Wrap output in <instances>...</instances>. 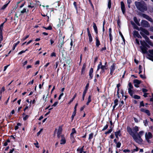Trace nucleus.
Here are the masks:
<instances>
[{"mask_svg": "<svg viewBox=\"0 0 153 153\" xmlns=\"http://www.w3.org/2000/svg\"><path fill=\"white\" fill-rule=\"evenodd\" d=\"M116 64L113 63V64L111 66L110 68V74L111 75H112L115 69Z\"/></svg>", "mask_w": 153, "mask_h": 153, "instance_id": "obj_9", "label": "nucleus"}, {"mask_svg": "<svg viewBox=\"0 0 153 153\" xmlns=\"http://www.w3.org/2000/svg\"><path fill=\"white\" fill-rule=\"evenodd\" d=\"M134 122H135L137 123H138L139 122V120L137 118H136L135 117H134Z\"/></svg>", "mask_w": 153, "mask_h": 153, "instance_id": "obj_59", "label": "nucleus"}, {"mask_svg": "<svg viewBox=\"0 0 153 153\" xmlns=\"http://www.w3.org/2000/svg\"><path fill=\"white\" fill-rule=\"evenodd\" d=\"M29 35H27L25 37H24L21 39L22 41V42L24 41L25 40H26L28 38V37H29Z\"/></svg>", "mask_w": 153, "mask_h": 153, "instance_id": "obj_35", "label": "nucleus"}, {"mask_svg": "<svg viewBox=\"0 0 153 153\" xmlns=\"http://www.w3.org/2000/svg\"><path fill=\"white\" fill-rule=\"evenodd\" d=\"M63 95H64L63 93H62L59 96V98H58V100H60L61 99V97Z\"/></svg>", "mask_w": 153, "mask_h": 153, "instance_id": "obj_57", "label": "nucleus"}, {"mask_svg": "<svg viewBox=\"0 0 153 153\" xmlns=\"http://www.w3.org/2000/svg\"><path fill=\"white\" fill-rule=\"evenodd\" d=\"M19 41L17 42L16 43H15L13 44V47L12 49L13 50H14L17 45L19 43Z\"/></svg>", "mask_w": 153, "mask_h": 153, "instance_id": "obj_26", "label": "nucleus"}, {"mask_svg": "<svg viewBox=\"0 0 153 153\" xmlns=\"http://www.w3.org/2000/svg\"><path fill=\"white\" fill-rule=\"evenodd\" d=\"M146 41L148 44L152 46H153V43L151 41L148 37H146L145 39Z\"/></svg>", "mask_w": 153, "mask_h": 153, "instance_id": "obj_17", "label": "nucleus"}, {"mask_svg": "<svg viewBox=\"0 0 153 153\" xmlns=\"http://www.w3.org/2000/svg\"><path fill=\"white\" fill-rule=\"evenodd\" d=\"M116 146L117 148H119L120 147L121 143L120 142H117L116 143Z\"/></svg>", "mask_w": 153, "mask_h": 153, "instance_id": "obj_41", "label": "nucleus"}, {"mask_svg": "<svg viewBox=\"0 0 153 153\" xmlns=\"http://www.w3.org/2000/svg\"><path fill=\"white\" fill-rule=\"evenodd\" d=\"M100 69H101V71L100 72V73H102L104 72L105 71V70L107 69L106 67L105 66V65H102V62H100V64L97 66V71H98Z\"/></svg>", "mask_w": 153, "mask_h": 153, "instance_id": "obj_6", "label": "nucleus"}, {"mask_svg": "<svg viewBox=\"0 0 153 153\" xmlns=\"http://www.w3.org/2000/svg\"><path fill=\"white\" fill-rule=\"evenodd\" d=\"M66 143V139L65 137L63 135L62 136V138L60 140V144H65Z\"/></svg>", "mask_w": 153, "mask_h": 153, "instance_id": "obj_16", "label": "nucleus"}, {"mask_svg": "<svg viewBox=\"0 0 153 153\" xmlns=\"http://www.w3.org/2000/svg\"><path fill=\"white\" fill-rule=\"evenodd\" d=\"M136 43L138 45H140L139 41L138 40L136 39L135 40Z\"/></svg>", "mask_w": 153, "mask_h": 153, "instance_id": "obj_64", "label": "nucleus"}, {"mask_svg": "<svg viewBox=\"0 0 153 153\" xmlns=\"http://www.w3.org/2000/svg\"><path fill=\"white\" fill-rule=\"evenodd\" d=\"M144 104L143 102V101H141L140 103V108L141 106H144Z\"/></svg>", "mask_w": 153, "mask_h": 153, "instance_id": "obj_52", "label": "nucleus"}, {"mask_svg": "<svg viewBox=\"0 0 153 153\" xmlns=\"http://www.w3.org/2000/svg\"><path fill=\"white\" fill-rule=\"evenodd\" d=\"M109 36L110 37V42H111L113 39V37L111 35V33H109Z\"/></svg>", "mask_w": 153, "mask_h": 153, "instance_id": "obj_47", "label": "nucleus"}, {"mask_svg": "<svg viewBox=\"0 0 153 153\" xmlns=\"http://www.w3.org/2000/svg\"><path fill=\"white\" fill-rule=\"evenodd\" d=\"M118 100L117 99H116L114 101V105H117L118 104Z\"/></svg>", "mask_w": 153, "mask_h": 153, "instance_id": "obj_54", "label": "nucleus"}, {"mask_svg": "<svg viewBox=\"0 0 153 153\" xmlns=\"http://www.w3.org/2000/svg\"><path fill=\"white\" fill-rule=\"evenodd\" d=\"M4 90H5L4 87H2V88H1V89L0 91V94H1L4 91Z\"/></svg>", "mask_w": 153, "mask_h": 153, "instance_id": "obj_53", "label": "nucleus"}, {"mask_svg": "<svg viewBox=\"0 0 153 153\" xmlns=\"http://www.w3.org/2000/svg\"><path fill=\"white\" fill-rule=\"evenodd\" d=\"M132 130V131L135 133V134H136L139 130V127L137 126H135L133 128Z\"/></svg>", "mask_w": 153, "mask_h": 153, "instance_id": "obj_15", "label": "nucleus"}, {"mask_svg": "<svg viewBox=\"0 0 153 153\" xmlns=\"http://www.w3.org/2000/svg\"><path fill=\"white\" fill-rule=\"evenodd\" d=\"M64 25V23L63 22V21L62 20L61 21H60V23L59 24V27L61 26V25Z\"/></svg>", "mask_w": 153, "mask_h": 153, "instance_id": "obj_62", "label": "nucleus"}, {"mask_svg": "<svg viewBox=\"0 0 153 153\" xmlns=\"http://www.w3.org/2000/svg\"><path fill=\"white\" fill-rule=\"evenodd\" d=\"M87 92V91H86V90H85L83 92V95H82V100L83 101L84 99V97L85 96V94Z\"/></svg>", "mask_w": 153, "mask_h": 153, "instance_id": "obj_32", "label": "nucleus"}, {"mask_svg": "<svg viewBox=\"0 0 153 153\" xmlns=\"http://www.w3.org/2000/svg\"><path fill=\"white\" fill-rule=\"evenodd\" d=\"M30 5H29L28 6V7H30L31 8H33L34 7V5L33 4H32V3H30Z\"/></svg>", "mask_w": 153, "mask_h": 153, "instance_id": "obj_49", "label": "nucleus"}, {"mask_svg": "<svg viewBox=\"0 0 153 153\" xmlns=\"http://www.w3.org/2000/svg\"><path fill=\"white\" fill-rule=\"evenodd\" d=\"M141 25L146 27H149L150 25L149 23L146 21L144 20H142L141 22Z\"/></svg>", "mask_w": 153, "mask_h": 153, "instance_id": "obj_7", "label": "nucleus"}, {"mask_svg": "<svg viewBox=\"0 0 153 153\" xmlns=\"http://www.w3.org/2000/svg\"><path fill=\"white\" fill-rule=\"evenodd\" d=\"M131 2V0H127V3L128 4V7L129 8L130 7V4Z\"/></svg>", "mask_w": 153, "mask_h": 153, "instance_id": "obj_34", "label": "nucleus"}, {"mask_svg": "<svg viewBox=\"0 0 153 153\" xmlns=\"http://www.w3.org/2000/svg\"><path fill=\"white\" fill-rule=\"evenodd\" d=\"M94 134L93 133H91L89 134L88 140L90 141H91V139L93 138Z\"/></svg>", "mask_w": 153, "mask_h": 153, "instance_id": "obj_24", "label": "nucleus"}, {"mask_svg": "<svg viewBox=\"0 0 153 153\" xmlns=\"http://www.w3.org/2000/svg\"><path fill=\"white\" fill-rule=\"evenodd\" d=\"M111 0H109L108 2V7L110 9L111 7Z\"/></svg>", "mask_w": 153, "mask_h": 153, "instance_id": "obj_36", "label": "nucleus"}, {"mask_svg": "<svg viewBox=\"0 0 153 153\" xmlns=\"http://www.w3.org/2000/svg\"><path fill=\"white\" fill-rule=\"evenodd\" d=\"M140 42L142 46L140 47V48L142 53L143 54L147 53L148 56L147 58L153 61V50H149V54L147 51V49L146 47L145 46L143 43L142 42Z\"/></svg>", "mask_w": 153, "mask_h": 153, "instance_id": "obj_2", "label": "nucleus"}, {"mask_svg": "<svg viewBox=\"0 0 153 153\" xmlns=\"http://www.w3.org/2000/svg\"><path fill=\"white\" fill-rule=\"evenodd\" d=\"M76 111H74V112L73 113L72 115L71 116V118L72 119V120H73L74 118V117L75 116L76 114Z\"/></svg>", "mask_w": 153, "mask_h": 153, "instance_id": "obj_39", "label": "nucleus"}, {"mask_svg": "<svg viewBox=\"0 0 153 153\" xmlns=\"http://www.w3.org/2000/svg\"><path fill=\"white\" fill-rule=\"evenodd\" d=\"M133 19L135 22L137 24L138 21L137 18L136 17H134L133 18Z\"/></svg>", "mask_w": 153, "mask_h": 153, "instance_id": "obj_43", "label": "nucleus"}, {"mask_svg": "<svg viewBox=\"0 0 153 153\" xmlns=\"http://www.w3.org/2000/svg\"><path fill=\"white\" fill-rule=\"evenodd\" d=\"M3 40V37L2 35H0V43Z\"/></svg>", "mask_w": 153, "mask_h": 153, "instance_id": "obj_55", "label": "nucleus"}, {"mask_svg": "<svg viewBox=\"0 0 153 153\" xmlns=\"http://www.w3.org/2000/svg\"><path fill=\"white\" fill-rule=\"evenodd\" d=\"M133 35L134 36L137 37L138 38H141V36L139 34L138 31L134 30L133 33Z\"/></svg>", "mask_w": 153, "mask_h": 153, "instance_id": "obj_13", "label": "nucleus"}, {"mask_svg": "<svg viewBox=\"0 0 153 153\" xmlns=\"http://www.w3.org/2000/svg\"><path fill=\"white\" fill-rule=\"evenodd\" d=\"M62 126H59V127L57 133V135L58 138L60 137V135L62 133Z\"/></svg>", "mask_w": 153, "mask_h": 153, "instance_id": "obj_10", "label": "nucleus"}, {"mask_svg": "<svg viewBox=\"0 0 153 153\" xmlns=\"http://www.w3.org/2000/svg\"><path fill=\"white\" fill-rule=\"evenodd\" d=\"M26 12V8H24L23 10L21 11V13L22 14H23Z\"/></svg>", "mask_w": 153, "mask_h": 153, "instance_id": "obj_42", "label": "nucleus"}, {"mask_svg": "<svg viewBox=\"0 0 153 153\" xmlns=\"http://www.w3.org/2000/svg\"><path fill=\"white\" fill-rule=\"evenodd\" d=\"M93 71V69L92 68H91L89 72V74H92Z\"/></svg>", "mask_w": 153, "mask_h": 153, "instance_id": "obj_56", "label": "nucleus"}, {"mask_svg": "<svg viewBox=\"0 0 153 153\" xmlns=\"http://www.w3.org/2000/svg\"><path fill=\"white\" fill-rule=\"evenodd\" d=\"M96 46L97 47H98L100 45V42L99 40L98 39L97 37H96Z\"/></svg>", "mask_w": 153, "mask_h": 153, "instance_id": "obj_19", "label": "nucleus"}, {"mask_svg": "<svg viewBox=\"0 0 153 153\" xmlns=\"http://www.w3.org/2000/svg\"><path fill=\"white\" fill-rule=\"evenodd\" d=\"M111 131H112V130L111 129H109L108 131H106L105 133V134H109V133H110L111 132Z\"/></svg>", "mask_w": 153, "mask_h": 153, "instance_id": "obj_60", "label": "nucleus"}, {"mask_svg": "<svg viewBox=\"0 0 153 153\" xmlns=\"http://www.w3.org/2000/svg\"><path fill=\"white\" fill-rule=\"evenodd\" d=\"M21 125V124L19 123H18L17 124V125L15 127V130H17V129H18L19 128V127L18 126H20Z\"/></svg>", "mask_w": 153, "mask_h": 153, "instance_id": "obj_38", "label": "nucleus"}, {"mask_svg": "<svg viewBox=\"0 0 153 153\" xmlns=\"http://www.w3.org/2000/svg\"><path fill=\"white\" fill-rule=\"evenodd\" d=\"M93 28L94 29V30L96 32V33H97V26L96 25V24L94 23H93Z\"/></svg>", "mask_w": 153, "mask_h": 153, "instance_id": "obj_22", "label": "nucleus"}, {"mask_svg": "<svg viewBox=\"0 0 153 153\" xmlns=\"http://www.w3.org/2000/svg\"><path fill=\"white\" fill-rule=\"evenodd\" d=\"M60 41V40H59V42L58 43V44H59L58 45V47L60 49H61L64 44L63 39H61L60 43H59Z\"/></svg>", "mask_w": 153, "mask_h": 153, "instance_id": "obj_14", "label": "nucleus"}, {"mask_svg": "<svg viewBox=\"0 0 153 153\" xmlns=\"http://www.w3.org/2000/svg\"><path fill=\"white\" fill-rule=\"evenodd\" d=\"M153 135L150 132H146L145 134V137L146 141L149 143H151V140L152 138Z\"/></svg>", "mask_w": 153, "mask_h": 153, "instance_id": "obj_5", "label": "nucleus"}, {"mask_svg": "<svg viewBox=\"0 0 153 153\" xmlns=\"http://www.w3.org/2000/svg\"><path fill=\"white\" fill-rule=\"evenodd\" d=\"M128 90L133 89V87L131 83L130 82L128 83Z\"/></svg>", "mask_w": 153, "mask_h": 153, "instance_id": "obj_30", "label": "nucleus"}, {"mask_svg": "<svg viewBox=\"0 0 153 153\" xmlns=\"http://www.w3.org/2000/svg\"><path fill=\"white\" fill-rule=\"evenodd\" d=\"M145 113L148 116H150V111L148 110H146L145 111Z\"/></svg>", "mask_w": 153, "mask_h": 153, "instance_id": "obj_40", "label": "nucleus"}, {"mask_svg": "<svg viewBox=\"0 0 153 153\" xmlns=\"http://www.w3.org/2000/svg\"><path fill=\"white\" fill-rule=\"evenodd\" d=\"M124 103V102L123 100H122L121 101L120 103L119 104V106L120 107H121L123 105Z\"/></svg>", "mask_w": 153, "mask_h": 153, "instance_id": "obj_58", "label": "nucleus"}, {"mask_svg": "<svg viewBox=\"0 0 153 153\" xmlns=\"http://www.w3.org/2000/svg\"><path fill=\"white\" fill-rule=\"evenodd\" d=\"M29 116L28 115H26L23 118V120H26L29 117Z\"/></svg>", "mask_w": 153, "mask_h": 153, "instance_id": "obj_50", "label": "nucleus"}, {"mask_svg": "<svg viewBox=\"0 0 153 153\" xmlns=\"http://www.w3.org/2000/svg\"><path fill=\"white\" fill-rule=\"evenodd\" d=\"M76 133V131L75 130V129L74 128H73L72 129V132L71 133V137L73 135V134H75Z\"/></svg>", "mask_w": 153, "mask_h": 153, "instance_id": "obj_28", "label": "nucleus"}, {"mask_svg": "<svg viewBox=\"0 0 153 153\" xmlns=\"http://www.w3.org/2000/svg\"><path fill=\"white\" fill-rule=\"evenodd\" d=\"M134 3L137 8L140 11L144 12L147 10L146 4L144 1H136Z\"/></svg>", "mask_w": 153, "mask_h": 153, "instance_id": "obj_3", "label": "nucleus"}, {"mask_svg": "<svg viewBox=\"0 0 153 153\" xmlns=\"http://www.w3.org/2000/svg\"><path fill=\"white\" fill-rule=\"evenodd\" d=\"M89 86V83H87L85 86V90H86V91H87V89H88Z\"/></svg>", "mask_w": 153, "mask_h": 153, "instance_id": "obj_61", "label": "nucleus"}, {"mask_svg": "<svg viewBox=\"0 0 153 153\" xmlns=\"http://www.w3.org/2000/svg\"><path fill=\"white\" fill-rule=\"evenodd\" d=\"M77 95V94L76 93L74 95L73 98L70 100L69 102L68 103L69 104H70L71 103L73 102L74 99L76 97Z\"/></svg>", "mask_w": 153, "mask_h": 153, "instance_id": "obj_25", "label": "nucleus"}, {"mask_svg": "<svg viewBox=\"0 0 153 153\" xmlns=\"http://www.w3.org/2000/svg\"><path fill=\"white\" fill-rule=\"evenodd\" d=\"M10 65H6V66H5L4 67V71H5L7 69V67Z\"/></svg>", "mask_w": 153, "mask_h": 153, "instance_id": "obj_63", "label": "nucleus"}, {"mask_svg": "<svg viewBox=\"0 0 153 153\" xmlns=\"http://www.w3.org/2000/svg\"><path fill=\"white\" fill-rule=\"evenodd\" d=\"M4 23H2L0 25V35H2V30Z\"/></svg>", "mask_w": 153, "mask_h": 153, "instance_id": "obj_20", "label": "nucleus"}, {"mask_svg": "<svg viewBox=\"0 0 153 153\" xmlns=\"http://www.w3.org/2000/svg\"><path fill=\"white\" fill-rule=\"evenodd\" d=\"M115 137L117 138H118V136H120L121 135L120 131H118L115 133Z\"/></svg>", "mask_w": 153, "mask_h": 153, "instance_id": "obj_18", "label": "nucleus"}, {"mask_svg": "<svg viewBox=\"0 0 153 153\" xmlns=\"http://www.w3.org/2000/svg\"><path fill=\"white\" fill-rule=\"evenodd\" d=\"M127 132L132 136L133 139L136 142L140 143L142 142L143 140L141 138V137L144 134V131H140L136 135L132 131L131 128L129 126L127 127Z\"/></svg>", "mask_w": 153, "mask_h": 153, "instance_id": "obj_1", "label": "nucleus"}, {"mask_svg": "<svg viewBox=\"0 0 153 153\" xmlns=\"http://www.w3.org/2000/svg\"><path fill=\"white\" fill-rule=\"evenodd\" d=\"M128 92L131 97H133V94L134 93V91L132 89L128 90Z\"/></svg>", "mask_w": 153, "mask_h": 153, "instance_id": "obj_21", "label": "nucleus"}, {"mask_svg": "<svg viewBox=\"0 0 153 153\" xmlns=\"http://www.w3.org/2000/svg\"><path fill=\"white\" fill-rule=\"evenodd\" d=\"M91 96L90 95H89V96L88 99V101L86 103V104L88 105L89 104V103L91 102Z\"/></svg>", "mask_w": 153, "mask_h": 153, "instance_id": "obj_29", "label": "nucleus"}, {"mask_svg": "<svg viewBox=\"0 0 153 153\" xmlns=\"http://www.w3.org/2000/svg\"><path fill=\"white\" fill-rule=\"evenodd\" d=\"M44 28L45 29L48 30H51L52 29V28L51 26H49L47 27H45Z\"/></svg>", "mask_w": 153, "mask_h": 153, "instance_id": "obj_45", "label": "nucleus"}, {"mask_svg": "<svg viewBox=\"0 0 153 153\" xmlns=\"http://www.w3.org/2000/svg\"><path fill=\"white\" fill-rule=\"evenodd\" d=\"M108 127V125H106L105 126H104L103 128L102 129V131H104L105 130H106V129Z\"/></svg>", "mask_w": 153, "mask_h": 153, "instance_id": "obj_48", "label": "nucleus"}, {"mask_svg": "<svg viewBox=\"0 0 153 153\" xmlns=\"http://www.w3.org/2000/svg\"><path fill=\"white\" fill-rule=\"evenodd\" d=\"M58 103V101L54 103L53 104V105L52 106L55 107Z\"/></svg>", "mask_w": 153, "mask_h": 153, "instance_id": "obj_51", "label": "nucleus"}, {"mask_svg": "<svg viewBox=\"0 0 153 153\" xmlns=\"http://www.w3.org/2000/svg\"><path fill=\"white\" fill-rule=\"evenodd\" d=\"M133 97L134 98L136 99H140V97L139 96H138L137 95H135L134 96L133 95V97Z\"/></svg>", "mask_w": 153, "mask_h": 153, "instance_id": "obj_31", "label": "nucleus"}, {"mask_svg": "<svg viewBox=\"0 0 153 153\" xmlns=\"http://www.w3.org/2000/svg\"><path fill=\"white\" fill-rule=\"evenodd\" d=\"M133 82L134 84V86L137 88H138L139 87V85L141 83V81L136 79L134 80Z\"/></svg>", "mask_w": 153, "mask_h": 153, "instance_id": "obj_8", "label": "nucleus"}, {"mask_svg": "<svg viewBox=\"0 0 153 153\" xmlns=\"http://www.w3.org/2000/svg\"><path fill=\"white\" fill-rule=\"evenodd\" d=\"M43 130V129L42 128H41L40 130L37 133V135L38 136H39L40 134H41V133L42 132V131Z\"/></svg>", "mask_w": 153, "mask_h": 153, "instance_id": "obj_46", "label": "nucleus"}, {"mask_svg": "<svg viewBox=\"0 0 153 153\" xmlns=\"http://www.w3.org/2000/svg\"><path fill=\"white\" fill-rule=\"evenodd\" d=\"M140 33L141 35L145 38L148 37L145 35H149V33L146 29L142 27L140 28Z\"/></svg>", "mask_w": 153, "mask_h": 153, "instance_id": "obj_4", "label": "nucleus"}, {"mask_svg": "<svg viewBox=\"0 0 153 153\" xmlns=\"http://www.w3.org/2000/svg\"><path fill=\"white\" fill-rule=\"evenodd\" d=\"M85 67H86V66H85V65L84 64L83 65V66H82V71H81L82 74H83V72L84 71L85 69Z\"/></svg>", "mask_w": 153, "mask_h": 153, "instance_id": "obj_33", "label": "nucleus"}, {"mask_svg": "<svg viewBox=\"0 0 153 153\" xmlns=\"http://www.w3.org/2000/svg\"><path fill=\"white\" fill-rule=\"evenodd\" d=\"M89 42L90 43H91L92 41V38L91 35H88Z\"/></svg>", "mask_w": 153, "mask_h": 153, "instance_id": "obj_27", "label": "nucleus"}, {"mask_svg": "<svg viewBox=\"0 0 153 153\" xmlns=\"http://www.w3.org/2000/svg\"><path fill=\"white\" fill-rule=\"evenodd\" d=\"M27 51V49H26L25 50V51H21L18 54L19 55H20V54H22V53H24L26 51Z\"/></svg>", "mask_w": 153, "mask_h": 153, "instance_id": "obj_44", "label": "nucleus"}, {"mask_svg": "<svg viewBox=\"0 0 153 153\" xmlns=\"http://www.w3.org/2000/svg\"><path fill=\"white\" fill-rule=\"evenodd\" d=\"M121 8L123 13L124 14L125 12V8L124 4L122 1L121 2Z\"/></svg>", "mask_w": 153, "mask_h": 153, "instance_id": "obj_12", "label": "nucleus"}, {"mask_svg": "<svg viewBox=\"0 0 153 153\" xmlns=\"http://www.w3.org/2000/svg\"><path fill=\"white\" fill-rule=\"evenodd\" d=\"M143 123L144 124V125L145 126H147L148 124V122L147 120H145L143 121Z\"/></svg>", "mask_w": 153, "mask_h": 153, "instance_id": "obj_37", "label": "nucleus"}, {"mask_svg": "<svg viewBox=\"0 0 153 153\" xmlns=\"http://www.w3.org/2000/svg\"><path fill=\"white\" fill-rule=\"evenodd\" d=\"M142 16L150 22H153L152 19L148 15L144 14H142Z\"/></svg>", "mask_w": 153, "mask_h": 153, "instance_id": "obj_11", "label": "nucleus"}, {"mask_svg": "<svg viewBox=\"0 0 153 153\" xmlns=\"http://www.w3.org/2000/svg\"><path fill=\"white\" fill-rule=\"evenodd\" d=\"M10 1L9 2L5 4L1 8V10H4L7 6L8 4H9V3L10 2Z\"/></svg>", "mask_w": 153, "mask_h": 153, "instance_id": "obj_23", "label": "nucleus"}]
</instances>
